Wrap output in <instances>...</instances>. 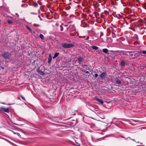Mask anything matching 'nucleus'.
Listing matches in <instances>:
<instances>
[{
	"instance_id": "nucleus-1",
	"label": "nucleus",
	"mask_w": 146,
	"mask_h": 146,
	"mask_svg": "<svg viewBox=\"0 0 146 146\" xmlns=\"http://www.w3.org/2000/svg\"><path fill=\"white\" fill-rule=\"evenodd\" d=\"M62 46L64 48H73L74 45L72 44H68L66 43H63L61 44Z\"/></svg>"
},
{
	"instance_id": "nucleus-7",
	"label": "nucleus",
	"mask_w": 146,
	"mask_h": 146,
	"mask_svg": "<svg viewBox=\"0 0 146 146\" xmlns=\"http://www.w3.org/2000/svg\"><path fill=\"white\" fill-rule=\"evenodd\" d=\"M38 72L39 74H40V75H45L44 73L43 72L40 70H38Z\"/></svg>"
},
{
	"instance_id": "nucleus-2",
	"label": "nucleus",
	"mask_w": 146,
	"mask_h": 146,
	"mask_svg": "<svg viewBox=\"0 0 146 146\" xmlns=\"http://www.w3.org/2000/svg\"><path fill=\"white\" fill-rule=\"evenodd\" d=\"M0 111L9 113V109L8 108H5L3 107L0 108Z\"/></svg>"
},
{
	"instance_id": "nucleus-20",
	"label": "nucleus",
	"mask_w": 146,
	"mask_h": 146,
	"mask_svg": "<svg viewBox=\"0 0 146 146\" xmlns=\"http://www.w3.org/2000/svg\"><path fill=\"white\" fill-rule=\"evenodd\" d=\"M21 98L24 100H25V99L24 97H23L22 96H21Z\"/></svg>"
},
{
	"instance_id": "nucleus-19",
	"label": "nucleus",
	"mask_w": 146,
	"mask_h": 146,
	"mask_svg": "<svg viewBox=\"0 0 146 146\" xmlns=\"http://www.w3.org/2000/svg\"><path fill=\"white\" fill-rule=\"evenodd\" d=\"M34 26L36 27H39V25H36V24H34Z\"/></svg>"
},
{
	"instance_id": "nucleus-26",
	"label": "nucleus",
	"mask_w": 146,
	"mask_h": 146,
	"mask_svg": "<svg viewBox=\"0 0 146 146\" xmlns=\"http://www.w3.org/2000/svg\"><path fill=\"white\" fill-rule=\"evenodd\" d=\"M38 17H40V15L38 16Z\"/></svg>"
},
{
	"instance_id": "nucleus-18",
	"label": "nucleus",
	"mask_w": 146,
	"mask_h": 146,
	"mask_svg": "<svg viewBox=\"0 0 146 146\" xmlns=\"http://www.w3.org/2000/svg\"><path fill=\"white\" fill-rule=\"evenodd\" d=\"M38 5V4L36 3H34V4H33V5L35 7H37Z\"/></svg>"
},
{
	"instance_id": "nucleus-21",
	"label": "nucleus",
	"mask_w": 146,
	"mask_h": 146,
	"mask_svg": "<svg viewBox=\"0 0 146 146\" xmlns=\"http://www.w3.org/2000/svg\"><path fill=\"white\" fill-rule=\"evenodd\" d=\"M98 76V74H95V78H96V77H97Z\"/></svg>"
},
{
	"instance_id": "nucleus-11",
	"label": "nucleus",
	"mask_w": 146,
	"mask_h": 146,
	"mask_svg": "<svg viewBox=\"0 0 146 146\" xmlns=\"http://www.w3.org/2000/svg\"><path fill=\"white\" fill-rule=\"evenodd\" d=\"M59 54V53L58 52L55 53L54 54V56L53 57V58H54L58 56Z\"/></svg>"
},
{
	"instance_id": "nucleus-15",
	"label": "nucleus",
	"mask_w": 146,
	"mask_h": 146,
	"mask_svg": "<svg viewBox=\"0 0 146 146\" xmlns=\"http://www.w3.org/2000/svg\"><path fill=\"white\" fill-rule=\"evenodd\" d=\"M39 36L40 38L42 39H43L44 38V36L42 34H40L39 35Z\"/></svg>"
},
{
	"instance_id": "nucleus-9",
	"label": "nucleus",
	"mask_w": 146,
	"mask_h": 146,
	"mask_svg": "<svg viewBox=\"0 0 146 146\" xmlns=\"http://www.w3.org/2000/svg\"><path fill=\"white\" fill-rule=\"evenodd\" d=\"M78 60L79 62H81L83 60V58L82 57H80L78 58Z\"/></svg>"
},
{
	"instance_id": "nucleus-6",
	"label": "nucleus",
	"mask_w": 146,
	"mask_h": 146,
	"mask_svg": "<svg viewBox=\"0 0 146 146\" xmlns=\"http://www.w3.org/2000/svg\"><path fill=\"white\" fill-rule=\"evenodd\" d=\"M52 60V57L51 54H50L49 58L48 59V63H50Z\"/></svg>"
},
{
	"instance_id": "nucleus-25",
	"label": "nucleus",
	"mask_w": 146,
	"mask_h": 146,
	"mask_svg": "<svg viewBox=\"0 0 146 146\" xmlns=\"http://www.w3.org/2000/svg\"><path fill=\"white\" fill-rule=\"evenodd\" d=\"M79 37L80 38H82V37H81V36H79ZM82 38H84L83 37H82Z\"/></svg>"
},
{
	"instance_id": "nucleus-3",
	"label": "nucleus",
	"mask_w": 146,
	"mask_h": 146,
	"mask_svg": "<svg viewBox=\"0 0 146 146\" xmlns=\"http://www.w3.org/2000/svg\"><path fill=\"white\" fill-rule=\"evenodd\" d=\"M2 55L5 58H8L10 56L8 52H6L3 53L2 54Z\"/></svg>"
},
{
	"instance_id": "nucleus-16",
	"label": "nucleus",
	"mask_w": 146,
	"mask_h": 146,
	"mask_svg": "<svg viewBox=\"0 0 146 146\" xmlns=\"http://www.w3.org/2000/svg\"><path fill=\"white\" fill-rule=\"evenodd\" d=\"M26 27H27V29L30 32L32 33V31L31 29L28 26H27Z\"/></svg>"
},
{
	"instance_id": "nucleus-8",
	"label": "nucleus",
	"mask_w": 146,
	"mask_h": 146,
	"mask_svg": "<svg viewBox=\"0 0 146 146\" xmlns=\"http://www.w3.org/2000/svg\"><path fill=\"white\" fill-rule=\"evenodd\" d=\"M102 50L103 52L105 53H107L108 52V50L106 48L103 49Z\"/></svg>"
},
{
	"instance_id": "nucleus-14",
	"label": "nucleus",
	"mask_w": 146,
	"mask_h": 146,
	"mask_svg": "<svg viewBox=\"0 0 146 146\" xmlns=\"http://www.w3.org/2000/svg\"><path fill=\"white\" fill-rule=\"evenodd\" d=\"M116 82L117 84H121V82L119 80H116Z\"/></svg>"
},
{
	"instance_id": "nucleus-13",
	"label": "nucleus",
	"mask_w": 146,
	"mask_h": 146,
	"mask_svg": "<svg viewBox=\"0 0 146 146\" xmlns=\"http://www.w3.org/2000/svg\"><path fill=\"white\" fill-rule=\"evenodd\" d=\"M125 63L124 61H123L121 62V65L122 66H124L125 65Z\"/></svg>"
},
{
	"instance_id": "nucleus-12",
	"label": "nucleus",
	"mask_w": 146,
	"mask_h": 146,
	"mask_svg": "<svg viewBox=\"0 0 146 146\" xmlns=\"http://www.w3.org/2000/svg\"><path fill=\"white\" fill-rule=\"evenodd\" d=\"M7 22L9 24H11L13 23V22L11 20H8L7 21Z\"/></svg>"
},
{
	"instance_id": "nucleus-17",
	"label": "nucleus",
	"mask_w": 146,
	"mask_h": 146,
	"mask_svg": "<svg viewBox=\"0 0 146 146\" xmlns=\"http://www.w3.org/2000/svg\"><path fill=\"white\" fill-rule=\"evenodd\" d=\"M141 53H142L144 54H146V51L144 50L140 52V54Z\"/></svg>"
},
{
	"instance_id": "nucleus-22",
	"label": "nucleus",
	"mask_w": 146,
	"mask_h": 146,
	"mask_svg": "<svg viewBox=\"0 0 146 146\" xmlns=\"http://www.w3.org/2000/svg\"><path fill=\"white\" fill-rule=\"evenodd\" d=\"M31 13V14H33V15H36V13Z\"/></svg>"
},
{
	"instance_id": "nucleus-24",
	"label": "nucleus",
	"mask_w": 146,
	"mask_h": 146,
	"mask_svg": "<svg viewBox=\"0 0 146 146\" xmlns=\"http://www.w3.org/2000/svg\"><path fill=\"white\" fill-rule=\"evenodd\" d=\"M16 14L17 15V16L18 17H19V15H18V14H17V13H16Z\"/></svg>"
},
{
	"instance_id": "nucleus-5",
	"label": "nucleus",
	"mask_w": 146,
	"mask_h": 146,
	"mask_svg": "<svg viewBox=\"0 0 146 146\" xmlns=\"http://www.w3.org/2000/svg\"><path fill=\"white\" fill-rule=\"evenodd\" d=\"M95 98L99 103L101 104L103 103V101L102 100L99 99L97 97H95Z\"/></svg>"
},
{
	"instance_id": "nucleus-23",
	"label": "nucleus",
	"mask_w": 146,
	"mask_h": 146,
	"mask_svg": "<svg viewBox=\"0 0 146 146\" xmlns=\"http://www.w3.org/2000/svg\"><path fill=\"white\" fill-rule=\"evenodd\" d=\"M85 72L86 73H89V72L88 71H86V72Z\"/></svg>"
},
{
	"instance_id": "nucleus-10",
	"label": "nucleus",
	"mask_w": 146,
	"mask_h": 146,
	"mask_svg": "<svg viewBox=\"0 0 146 146\" xmlns=\"http://www.w3.org/2000/svg\"><path fill=\"white\" fill-rule=\"evenodd\" d=\"M92 48L93 50H97L98 49V47L97 46H92Z\"/></svg>"
},
{
	"instance_id": "nucleus-4",
	"label": "nucleus",
	"mask_w": 146,
	"mask_h": 146,
	"mask_svg": "<svg viewBox=\"0 0 146 146\" xmlns=\"http://www.w3.org/2000/svg\"><path fill=\"white\" fill-rule=\"evenodd\" d=\"M106 74L105 72L102 73L100 75V77L102 79H103L106 76Z\"/></svg>"
}]
</instances>
